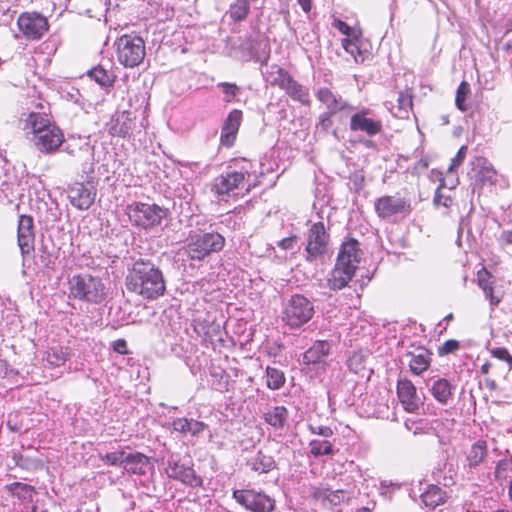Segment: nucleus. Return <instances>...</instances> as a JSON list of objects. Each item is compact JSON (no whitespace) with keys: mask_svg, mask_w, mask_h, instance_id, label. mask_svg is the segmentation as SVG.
Returning <instances> with one entry per match:
<instances>
[{"mask_svg":"<svg viewBox=\"0 0 512 512\" xmlns=\"http://www.w3.org/2000/svg\"><path fill=\"white\" fill-rule=\"evenodd\" d=\"M21 122L26 136L41 153L53 154L64 142L62 130L45 112L32 111Z\"/></svg>","mask_w":512,"mask_h":512,"instance_id":"obj_1","label":"nucleus"},{"mask_svg":"<svg viewBox=\"0 0 512 512\" xmlns=\"http://www.w3.org/2000/svg\"><path fill=\"white\" fill-rule=\"evenodd\" d=\"M258 184L254 164L246 159L230 162L225 172L213 181L212 191L219 197L237 196L249 192Z\"/></svg>","mask_w":512,"mask_h":512,"instance_id":"obj_2","label":"nucleus"},{"mask_svg":"<svg viewBox=\"0 0 512 512\" xmlns=\"http://www.w3.org/2000/svg\"><path fill=\"white\" fill-rule=\"evenodd\" d=\"M126 287L145 299L153 300L164 295L166 283L158 266L150 260L139 259L129 269Z\"/></svg>","mask_w":512,"mask_h":512,"instance_id":"obj_3","label":"nucleus"},{"mask_svg":"<svg viewBox=\"0 0 512 512\" xmlns=\"http://www.w3.org/2000/svg\"><path fill=\"white\" fill-rule=\"evenodd\" d=\"M361 251L359 243L350 239L341 245L334 268L327 277V284L331 290L337 291L345 288L352 280L360 263Z\"/></svg>","mask_w":512,"mask_h":512,"instance_id":"obj_4","label":"nucleus"},{"mask_svg":"<svg viewBox=\"0 0 512 512\" xmlns=\"http://www.w3.org/2000/svg\"><path fill=\"white\" fill-rule=\"evenodd\" d=\"M108 294L104 280L90 273L74 274L68 279L69 299L99 305L107 300Z\"/></svg>","mask_w":512,"mask_h":512,"instance_id":"obj_5","label":"nucleus"},{"mask_svg":"<svg viewBox=\"0 0 512 512\" xmlns=\"http://www.w3.org/2000/svg\"><path fill=\"white\" fill-rule=\"evenodd\" d=\"M225 242V237L213 230L204 233L191 231L182 252L189 260L203 261L211 254L222 251Z\"/></svg>","mask_w":512,"mask_h":512,"instance_id":"obj_6","label":"nucleus"},{"mask_svg":"<svg viewBox=\"0 0 512 512\" xmlns=\"http://www.w3.org/2000/svg\"><path fill=\"white\" fill-rule=\"evenodd\" d=\"M130 222L141 229L148 230L161 224L166 210L157 204L133 202L126 207Z\"/></svg>","mask_w":512,"mask_h":512,"instance_id":"obj_7","label":"nucleus"},{"mask_svg":"<svg viewBox=\"0 0 512 512\" xmlns=\"http://www.w3.org/2000/svg\"><path fill=\"white\" fill-rule=\"evenodd\" d=\"M117 59L127 68L139 66L146 55L145 42L137 35H123L117 42Z\"/></svg>","mask_w":512,"mask_h":512,"instance_id":"obj_8","label":"nucleus"},{"mask_svg":"<svg viewBox=\"0 0 512 512\" xmlns=\"http://www.w3.org/2000/svg\"><path fill=\"white\" fill-rule=\"evenodd\" d=\"M314 305L301 294L292 295L283 310V320L291 328H299L311 320L314 315Z\"/></svg>","mask_w":512,"mask_h":512,"instance_id":"obj_9","label":"nucleus"},{"mask_svg":"<svg viewBox=\"0 0 512 512\" xmlns=\"http://www.w3.org/2000/svg\"><path fill=\"white\" fill-rule=\"evenodd\" d=\"M329 234L322 222L313 223L306 236L305 259L308 262L322 260L328 252Z\"/></svg>","mask_w":512,"mask_h":512,"instance_id":"obj_10","label":"nucleus"},{"mask_svg":"<svg viewBox=\"0 0 512 512\" xmlns=\"http://www.w3.org/2000/svg\"><path fill=\"white\" fill-rule=\"evenodd\" d=\"M232 498L250 512H272L275 509V500L255 489H234Z\"/></svg>","mask_w":512,"mask_h":512,"instance_id":"obj_11","label":"nucleus"},{"mask_svg":"<svg viewBox=\"0 0 512 512\" xmlns=\"http://www.w3.org/2000/svg\"><path fill=\"white\" fill-rule=\"evenodd\" d=\"M165 472L169 478L192 488L200 487L203 482L193 467L182 463L179 455L176 454H170L167 457Z\"/></svg>","mask_w":512,"mask_h":512,"instance_id":"obj_12","label":"nucleus"},{"mask_svg":"<svg viewBox=\"0 0 512 512\" xmlns=\"http://www.w3.org/2000/svg\"><path fill=\"white\" fill-rule=\"evenodd\" d=\"M349 129L352 132H361L374 137L382 131L383 124L371 109L362 108L350 117Z\"/></svg>","mask_w":512,"mask_h":512,"instance_id":"obj_13","label":"nucleus"},{"mask_svg":"<svg viewBox=\"0 0 512 512\" xmlns=\"http://www.w3.org/2000/svg\"><path fill=\"white\" fill-rule=\"evenodd\" d=\"M374 208L377 215L382 219H390L396 216L404 217L412 210L408 200L389 195L376 199Z\"/></svg>","mask_w":512,"mask_h":512,"instance_id":"obj_14","label":"nucleus"},{"mask_svg":"<svg viewBox=\"0 0 512 512\" xmlns=\"http://www.w3.org/2000/svg\"><path fill=\"white\" fill-rule=\"evenodd\" d=\"M67 193L72 206L79 210H87L95 201L97 189L92 181L76 182L69 186Z\"/></svg>","mask_w":512,"mask_h":512,"instance_id":"obj_15","label":"nucleus"},{"mask_svg":"<svg viewBox=\"0 0 512 512\" xmlns=\"http://www.w3.org/2000/svg\"><path fill=\"white\" fill-rule=\"evenodd\" d=\"M19 30L27 39H39L48 30L47 19L39 13H23L17 21Z\"/></svg>","mask_w":512,"mask_h":512,"instance_id":"obj_16","label":"nucleus"},{"mask_svg":"<svg viewBox=\"0 0 512 512\" xmlns=\"http://www.w3.org/2000/svg\"><path fill=\"white\" fill-rule=\"evenodd\" d=\"M397 394L407 412L414 413L419 409L421 401L417 395L416 387L410 380L406 378L398 380Z\"/></svg>","mask_w":512,"mask_h":512,"instance_id":"obj_17","label":"nucleus"},{"mask_svg":"<svg viewBox=\"0 0 512 512\" xmlns=\"http://www.w3.org/2000/svg\"><path fill=\"white\" fill-rule=\"evenodd\" d=\"M243 113L241 110H232L225 119L220 135V143L225 147L233 146L239 127L242 122Z\"/></svg>","mask_w":512,"mask_h":512,"instance_id":"obj_18","label":"nucleus"},{"mask_svg":"<svg viewBox=\"0 0 512 512\" xmlns=\"http://www.w3.org/2000/svg\"><path fill=\"white\" fill-rule=\"evenodd\" d=\"M63 152L72 158L70 165L77 167L78 164L93 159L94 148L88 141H73L64 146Z\"/></svg>","mask_w":512,"mask_h":512,"instance_id":"obj_19","label":"nucleus"},{"mask_svg":"<svg viewBox=\"0 0 512 512\" xmlns=\"http://www.w3.org/2000/svg\"><path fill=\"white\" fill-rule=\"evenodd\" d=\"M133 125L131 113L125 111L112 117L107 129L112 136L126 137L132 131Z\"/></svg>","mask_w":512,"mask_h":512,"instance_id":"obj_20","label":"nucleus"},{"mask_svg":"<svg viewBox=\"0 0 512 512\" xmlns=\"http://www.w3.org/2000/svg\"><path fill=\"white\" fill-rule=\"evenodd\" d=\"M331 349V345L326 340H317L304 352L303 362L306 365L321 364L325 362Z\"/></svg>","mask_w":512,"mask_h":512,"instance_id":"obj_21","label":"nucleus"},{"mask_svg":"<svg viewBox=\"0 0 512 512\" xmlns=\"http://www.w3.org/2000/svg\"><path fill=\"white\" fill-rule=\"evenodd\" d=\"M475 173V181L481 185H493L497 181V173L491 164L484 158H476L472 162Z\"/></svg>","mask_w":512,"mask_h":512,"instance_id":"obj_22","label":"nucleus"},{"mask_svg":"<svg viewBox=\"0 0 512 512\" xmlns=\"http://www.w3.org/2000/svg\"><path fill=\"white\" fill-rule=\"evenodd\" d=\"M477 282L491 306H497L501 302L502 296L495 294L492 274L487 269L482 268L477 272Z\"/></svg>","mask_w":512,"mask_h":512,"instance_id":"obj_23","label":"nucleus"},{"mask_svg":"<svg viewBox=\"0 0 512 512\" xmlns=\"http://www.w3.org/2000/svg\"><path fill=\"white\" fill-rule=\"evenodd\" d=\"M316 98L326 106L327 111L332 113H338L349 107L348 103L341 96L335 95L326 87L318 89Z\"/></svg>","mask_w":512,"mask_h":512,"instance_id":"obj_24","label":"nucleus"},{"mask_svg":"<svg viewBox=\"0 0 512 512\" xmlns=\"http://www.w3.org/2000/svg\"><path fill=\"white\" fill-rule=\"evenodd\" d=\"M407 356H410L409 367L415 375L422 374L430 366L431 353L424 347H418L415 351L408 352Z\"/></svg>","mask_w":512,"mask_h":512,"instance_id":"obj_25","label":"nucleus"},{"mask_svg":"<svg viewBox=\"0 0 512 512\" xmlns=\"http://www.w3.org/2000/svg\"><path fill=\"white\" fill-rule=\"evenodd\" d=\"M289 417V412L285 406H268L263 413L265 423L274 429L282 430Z\"/></svg>","mask_w":512,"mask_h":512,"instance_id":"obj_26","label":"nucleus"},{"mask_svg":"<svg viewBox=\"0 0 512 512\" xmlns=\"http://www.w3.org/2000/svg\"><path fill=\"white\" fill-rule=\"evenodd\" d=\"M246 465L252 471L263 474L272 471L276 467V462L272 456L266 455L262 451H257L247 458Z\"/></svg>","mask_w":512,"mask_h":512,"instance_id":"obj_27","label":"nucleus"},{"mask_svg":"<svg viewBox=\"0 0 512 512\" xmlns=\"http://www.w3.org/2000/svg\"><path fill=\"white\" fill-rule=\"evenodd\" d=\"M149 459L140 452L126 453L124 470L131 474L144 475L147 472Z\"/></svg>","mask_w":512,"mask_h":512,"instance_id":"obj_28","label":"nucleus"},{"mask_svg":"<svg viewBox=\"0 0 512 512\" xmlns=\"http://www.w3.org/2000/svg\"><path fill=\"white\" fill-rule=\"evenodd\" d=\"M433 478L443 486H450L455 482L456 470L452 462L445 460L439 462L433 469Z\"/></svg>","mask_w":512,"mask_h":512,"instance_id":"obj_29","label":"nucleus"},{"mask_svg":"<svg viewBox=\"0 0 512 512\" xmlns=\"http://www.w3.org/2000/svg\"><path fill=\"white\" fill-rule=\"evenodd\" d=\"M453 386L445 378H438L433 381L429 387V391L437 402L442 405H447L452 398Z\"/></svg>","mask_w":512,"mask_h":512,"instance_id":"obj_30","label":"nucleus"},{"mask_svg":"<svg viewBox=\"0 0 512 512\" xmlns=\"http://www.w3.org/2000/svg\"><path fill=\"white\" fill-rule=\"evenodd\" d=\"M265 80L272 86H278L282 90L287 86L291 75L283 68L274 64L268 66L265 71L262 72Z\"/></svg>","mask_w":512,"mask_h":512,"instance_id":"obj_31","label":"nucleus"},{"mask_svg":"<svg viewBox=\"0 0 512 512\" xmlns=\"http://www.w3.org/2000/svg\"><path fill=\"white\" fill-rule=\"evenodd\" d=\"M446 500V493L437 485H429L421 494L422 503L430 509L443 504Z\"/></svg>","mask_w":512,"mask_h":512,"instance_id":"obj_32","label":"nucleus"},{"mask_svg":"<svg viewBox=\"0 0 512 512\" xmlns=\"http://www.w3.org/2000/svg\"><path fill=\"white\" fill-rule=\"evenodd\" d=\"M312 495L318 500H326L332 505H338L346 499V492L343 490H330L328 488L314 487Z\"/></svg>","mask_w":512,"mask_h":512,"instance_id":"obj_33","label":"nucleus"},{"mask_svg":"<svg viewBox=\"0 0 512 512\" xmlns=\"http://www.w3.org/2000/svg\"><path fill=\"white\" fill-rule=\"evenodd\" d=\"M293 100L304 105L310 104V96L307 88L295 81L292 77L283 89Z\"/></svg>","mask_w":512,"mask_h":512,"instance_id":"obj_34","label":"nucleus"},{"mask_svg":"<svg viewBox=\"0 0 512 512\" xmlns=\"http://www.w3.org/2000/svg\"><path fill=\"white\" fill-rule=\"evenodd\" d=\"M88 76L103 87L112 86L116 78L112 71L101 64L89 70Z\"/></svg>","mask_w":512,"mask_h":512,"instance_id":"obj_35","label":"nucleus"},{"mask_svg":"<svg viewBox=\"0 0 512 512\" xmlns=\"http://www.w3.org/2000/svg\"><path fill=\"white\" fill-rule=\"evenodd\" d=\"M251 0H234L229 6V16L235 22L244 21L250 13Z\"/></svg>","mask_w":512,"mask_h":512,"instance_id":"obj_36","label":"nucleus"},{"mask_svg":"<svg viewBox=\"0 0 512 512\" xmlns=\"http://www.w3.org/2000/svg\"><path fill=\"white\" fill-rule=\"evenodd\" d=\"M487 455V445L484 441H478L474 443L468 454H467V462L470 468L477 467L486 457Z\"/></svg>","mask_w":512,"mask_h":512,"instance_id":"obj_37","label":"nucleus"},{"mask_svg":"<svg viewBox=\"0 0 512 512\" xmlns=\"http://www.w3.org/2000/svg\"><path fill=\"white\" fill-rule=\"evenodd\" d=\"M266 386L271 390L281 389L285 382L286 377L282 370L268 366L265 371Z\"/></svg>","mask_w":512,"mask_h":512,"instance_id":"obj_38","label":"nucleus"},{"mask_svg":"<svg viewBox=\"0 0 512 512\" xmlns=\"http://www.w3.org/2000/svg\"><path fill=\"white\" fill-rule=\"evenodd\" d=\"M62 98L77 105L81 110L88 112L91 104L82 96L80 91L74 87L62 91Z\"/></svg>","mask_w":512,"mask_h":512,"instance_id":"obj_39","label":"nucleus"},{"mask_svg":"<svg viewBox=\"0 0 512 512\" xmlns=\"http://www.w3.org/2000/svg\"><path fill=\"white\" fill-rule=\"evenodd\" d=\"M310 454L315 457L333 454V445L328 440L313 439L309 443Z\"/></svg>","mask_w":512,"mask_h":512,"instance_id":"obj_40","label":"nucleus"},{"mask_svg":"<svg viewBox=\"0 0 512 512\" xmlns=\"http://www.w3.org/2000/svg\"><path fill=\"white\" fill-rule=\"evenodd\" d=\"M69 358L67 348L52 347L47 352V362L55 367L63 365Z\"/></svg>","mask_w":512,"mask_h":512,"instance_id":"obj_41","label":"nucleus"},{"mask_svg":"<svg viewBox=\"0 0 512 512\" xmlns=\"http://www.w3.org/2000/svg\"><path fill=\"white\" fill-rule=\"evenodd\" d=\"M8 489L14 496L20 499H31L35 492L33 486L20 482L10 484Z\"/></svg>","mask_w":512,"mask_h":512,"instance_id":"obj_42","label":"nucleus"},{"mask_svg":"<svg viewBox=\"0 0 512 512\" xmlns=\"http://www.w3.org/2000/svg\"><path fill=\"white\" fill-rule=\"evenodd\" d=\"M399 118L408 117L409 110L412 108V96L408 91H401L397 98Z\"/></svg>","mask_w":512,"mask_h":512,"instance_id":"obj_43","label":"nucleus"},{"mask_svg":"<svg viewBox=\"0 0 512 512\" xmlns=\"http://www.w3.org/2000/svg\"><path fill=\"white\" fill-rule=\"evenodd\" d=\"M126 453L127 452L123 450L108 452L106 454H100V459L106 465L124 467Z\"/></svg>","mask_w":512,"mask_h":512,"instance_id":"obj_44","label":"nucleus"},{"mask_svg":"<svg viewBox=\"0 0 512 512\" xmlns=\"http://www.w3.org/2000/svg\"><path fill=\"white\" fill-rule=\"evenodd\" d=\"M469 93L470 85L466 81L461 82L458 86L455 97V105L459 110L466 111L468 109L466 99Z\"/></svg>","mask_w":512,"mask_h":512,"instance_id":"obj_45","label":"nucleus"},{"mask_svg":"<svg viewBox=\"0 0 512 512\" xmlns=\"http://www.w3.org/2000/svg\"><path fill=\"white\" fill-rule=\"evenodd\" d=\"M224 94L223 100L227 103L232 102L240 92V88L234 83L221 82L217 85Z\"/></svg>","mask_w":512,"mask_h":512,"instance_id":"obj_46","label":"nucleus"},{"mask_svg":"<svg viewBox=\"0 0 512 512\" xmlns=\"http://www.w3.org/2000/svg\"><path fill=\"white\" fill-rule=\"evenodd\" d=\"M444 184L441 183L437 188L433 202L436 206H443L445 208H449L452 205V197L450 194H446L442 191Z\"/></svg>","mask_w":512,"mask_h":512,"instance_id":"obj_47","label":"nucleus"},{"mask_svg":"<svg viewBox=\"0 0 512 512\" xmlns=\"http://www.w3.org/2000/svg\"><path fill=\"white\" fill-rule=\"evenodd\" d=\"M18 235H34L33 220L29 216L22 215L18 223Z\"/></svg>","mask_w":512,"mask_h":512,"instance_id":"obj_48","label":"nucleus"},{"mask_svg":"<svg viewBox=\"0 0 512 512\" xmlns=\"http://www.w3.org/2000/svg\"><path fill=\"white\" fill-rule=\"evenodd\" d=\"M170 425L173 431L178 432L183 436L189 435L190 419L176 418L171 422Z\"/></svg>","mask_w":512,"mask_h":512,"instance_id":"obj_49","label":"nucleus"},{"mask_svg":"<svg viewBox=\"0 0 512 512\" xmlns=\"http://www.w3.org/2000/svg\"><path fill=\"white\" fill-rule=\"evenodd\" d=\"M18 245L22 254H29L34 249V235H18Z\"/></svg>","mask_w":512,"mask_h":512,"instance_id":"obj_50","label":"nucleus"},{"mask_svg":"<svg viewBox=\"0 0 512 512\" xmlns=\"http://www.w3.org/2000/svg\"><path fill=\"white\" fill-rule=\"evenodd\" d=\"M512 469V461L508 459L500 460L496 466L494 475L498 481L507 477L506 472Z\"/></svg>","mask_w":512,"mask_h":512,"instance_id":"obj_51","label":"nucleus"},{"mask_svg":"<svg viewBox=\"0 0 512 512\" xmlns=\"http://www.w3.org/2000/svg\"><path fill=\"white\" fill-rule=\"evenodd\" d=\"M334 114L335 113L326 111L319 115L317 127L320 128L324 133H327L331 129L333 125L332 116Z\"/></svg>","mask_w":512,"mask_h":512,"instance_id":"obj_52","label":"nucleus"},{"mask_svg":"<svg viewBox=\"0 0 512 512\" xmlns=\"http://www.w3.org/2000/svg\"><path fill=\"white\" fill-rule=\"evenodd\" d=\"M460 348V343L457 340L450 339L445 341L439 348L438 354L440 356L447 355L450 353H454Z\"/></svg>","mask_w":512,"mask_h":512,"instance_id":"obj_53","label":"nucleus"},{"mask_svg":"<svg viewBox=\"0 0 512 512\" xmlns=\"http://www.w3.org/2000/svg\"><path fill=\"white\" fill-rule=\"evenodd\" d=\"M467 149L468 148L465 145L460 147L456 156L451 160V164L448 168L449 172H452L454 169H456L463 163V161L466 157V154H467Z\"/></svg>","mask_w":512,"mask_h":512,"instance_id":"obj_54","label":"nucleus"},{"mask_svg":"<svg viewBox=\"0 0 512 512\" xmlns=\"http://www.w3.org/2000/svg\"><path fill=\"white\" fill-rule=\"evenodd\" d=\"M308 429L312 434H316L322 436L324 438H329L333 435V430L329 426L323 425H313L309 424Z\"/></svg>","mask_w":512,"mask_h":512,"instance_id":"obj_55","label":"nucleus"},{"mask_svg":"<svg viewBox=\"0 0 512 512\" xmlns=\"http://www.w3.org/2000/svg\"><path fill=\"white\" fill-rule=\"evenodd\" d=\"M189 428V435L197 437L207 428V425L204 422L197 421L195 419H190Z\"/></svg>","mask_w":512,"mask_h":512,"instance_id":"obj_56","label":"nucleus"},{"mask_svg":"<svg viewBox=\"0 0 512 512\" xmlns=\"http://www.w3.org/2000/svg\"><path fill=\"white\" fill-rule=\"evenodd\" d=\"M490 353L493 357H495L501 361H505V362H507L508 358L511 355L506 348H502V347L501 348H493L492 350H490Z\"/></svg>","mask_w":512,"mask_h":512,"instance_id":"obj_57","label":"nucleus"},{"mask_svg":"<svg viewBox=\"0 0 512 512\" xmlns=\"http://www.w3.org/2000/svg\"><path fill=\"white\" fill-rule=\"evenodd\" d=\"M333 26L338 29L342 34L349 36L351 33V27L340 19H335Z\"/></svg>","mask_w":512,"mask_h":512,"instance_id":"obj_58","label":"nucleus"},{"mask_svg":"<svg viewBox=\"0 0 512 512\" xmlns=\"http://www.w3.org/2000/svg\"><path fill=\"white\" fill-rule=\"evenodd\" d=\"M296 243V236H291L287 238H283L278 242V246L283 250H290L294 247Z\"/></svg>","mask_w":512,"mask_h":512,"instance_id":"obj_59","label":"nucleus"},{"mask_svg":"<svg viewBox=\"0 0 512 512\" xmlns=\"http://www.w3.org/2000/svg\"><path fill=\"white\" fill-rule=\"evenodd\" d=\"M113 349L119 354H127V343L124 339H118L113 343Z\"/></svg>","mask_w":512,"mask_h":512,"instance_id":"obj_60","label":"nucleus"},{"mask_svg":"<svg viewBox=\"0 0 512 512\" xmlns=\"http://www.w3.org/2000/svg\"><path fill=\"white\" fill-rule=\"evenodd\" d=\"M342 46L346 50V52H348L352 55H354L355 51H358L357 45L355 44L354 41H352L350 39H343Z\"/></svg>","mask_w":512,"mask_h":512,"instance_id":"obj_61","label":"nucleus"},{"mask_svg":"<svg viewBox=\"0 0 512 512\" xmlns=\"http://www.w3.org/2000/svg\"><path fill=\"white\" fill-rule=\"evenodd\" d=\"M298 4L301 6L305 13H309L312 6V0H297Z\"/></svg>","mask_w":512,"mask_h":512,"instance_id":"obj_62","label":"nucleus"},{"mask_svg":"<svg viewBox=\"0 0 512 512\" xmlns=\"http://www.w3.org/2000/svg\"><path fill=\"white\" fill-rule=\"evenodd\" d=\"M501 240L506 244H512V230L503 231Z\"/></svg>","mask_w":512,"mask_h":512,"instance_id":"obj_63","label":"nucleus"},{"mask_svg":"<svg viewBox=\"0 0 512 512\" xmlns=\"http://www.w3.org/2000/svg\"><path fill=\"white\" fill-rule=\"evenodd\" d=\"M490 368H491V363L486 362L485 364H483L482 367H481L482 374H488Z\"/></svg>","mask_w":512,"mask_h":512,"instance_id":"obj_64","label":"nucleus"}]
</instances>
